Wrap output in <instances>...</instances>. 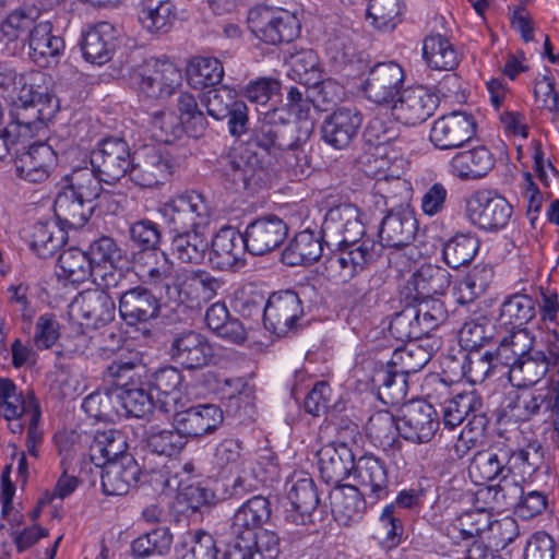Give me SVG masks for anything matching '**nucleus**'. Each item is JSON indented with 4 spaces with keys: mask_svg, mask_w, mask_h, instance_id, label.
Listing matches in <instances>:
<instances>
[{
    "mask_svg": "<svg viewBox=\"0 0 559 559\" xmlns=\"http://www.w3.org/2000/svg\"><path fill=\"white\" fill-rule=\"evenodd\" d=\"M423 57L435 70L452 71L460 63V52L449 37H425Z\"/></svg>",
    "mask_w": 559,
    "mask_h": 559,
    "instance_id": "obj_45",
    "label": "nucleus"
},
{
    "mask_svg": "<svg viewBox=\"0 0 559 559\" xmlns=\"http://www.w3.org/2000/svg\"><path fill=\"white\" fill-rule=\"evenodd\" d=\"M173 414L174 427L185 439H198L211 435L223 424L222 409L214 404H201L198 406L178 408Z\"/></svg>",
    "mask_w": 559,
    "mask_h": 559,
    "instance_id": "obj_16",
    "label": "nucleus"
},
{
    "mask_svg": "<svg viewBox=\"0 0 559 559\" xmlns=\"http://www.w3.org/2000/svg\"><path fill=\"white\" fill-rule=\"evenodd\" d=\"M362 115L356 107H338L325 117L321 133L323 141L337 148L347 147L357 136Z\"/></svg>",
    "mask_w": 559,
    "mask_h": 559,
    "instance_id": "obj_28",
    "label": "nucleus"
},
{
    "mask_svg": "<svg viewBox=\"0 0 559 559\" xmlns=\"http://www.w3.org/2000/svg\"><path fill=\"white\" fill-rule=\"evenodd\" d=\"M174 20L173 5L168 1L158 0L144 5L139 13V22L151 33H167Z\"/></svg>",
    "mask_w": 559,
    "mask_h": 559,
    "instance_id": "obj_60",
    "label": "nucleus"
},
{
    "mask_svg": "<svg viewBox=\"0 0 559 559\" xmlns=\"http://www.w3.org/2000/svg\"><path fill=\"white\" fill-rule=\"evenodd\" d=\"M118 310L128 325L146 323L160 314V301L146 286L130 287L120 293Z\"/></svg>",
    "mask_w": 559,
    "mask_h": 559,
    "instance_id": "obj_26",
    "label": "nucleus"
},
{
    "mask_svg": "<svg viewBox=\"0 0 559 559\" xmlns=\"http://www.w3.org/2000/svg\"><path fill=\"white\" fill-rule=\"evenodd\" d=\"M465 212L474 226L488 231H498L509 224L513 207L497 192L478 190L466 200Z\"/></svg>",
    "mask_w": 559,
    "mask_h": 559,
    "instance_id": "obj_8",
    "label": "nucleus"
},
{
    "mask_svg": "<svg viewBox=\"0 0 559 559\" xmlns=\"http://www.w3.org/2000/svg\"><path fill=\"white\" fill-rule=\"evenodd\" d=\"M83 408L90 416L100 420H114L121 416L120 396L117 385L105 386L88 396L83 402Z\"/></svg>",
    "mask_w": 559,
    "mask_h": 559,
    "instance_id": "obj_48",
    "label": "nucleus"
},
{
    "mask_svg": "<svg viewBox=\"0 0 559 559\" xmlns=\"http://www.w3.org/2000/svg\"><path fill=\"white\" fill-rule=\"evenodd\" d=\"M476 133V122L472 115L453 111L438 118L429 133V140L439 150L462 147Z\"/></svg>",
    "mask_w": 559,
    "mask_h": 559,
    "instance_id": "obj_13",
    "label": "nucleus"
},
{
    "mask_svg": "<svg viewBox=\"0 0 559 559\" xmlns=\"http://www.w3.org/2000/svg\"><path fill=\"white\" fill-rule=\"evenodd\" d=\"M219 166L226 188L235 192L254 189L266 178L263 162L258 153L250 148L222 156Z\"/></svg>",
    "mask_w": 559,
    "mask_h": 559,
    "instance_id": "obj_9",
    "label": "nucleus"
},
{
    "mask_svg": "<svg viewBox=\"0 0 559 559\" xmlns=\"http://www.w3.org/2000/svg\"><path fill=\"white\" fill-rule=\"evenodd\" d=\"M401 421L388 411H380L370 416L366 429L368 436L381 445H392L400 433Z\"/></svg>",
    "mask_w": 559,
    "mask_h": 559,
    "instance_id": "obj_63",
    "label": "nucleus"
},
{
    "mask_svg": "<svg viewBox=\"0 0 559 559\" xmlns=\"http://www.w3.org/2000/svg\"><path fill=\"white\" fill-rule=\"evenodd\" d=\"M400 0H369L367 17L379 32H393L401 21Z\"/></svg>",
    "mask_w": 559,
    "mask_h": 559,
    "instance_id": "obj_59",
    "label": "nucleus"
},
{
    "mask_svg": "<svg viewBox=\"0 0 559 559\" xmlns=\"http://www.w3.org/2000/svg\"><path fill=\"white\" fill-rule=\"evenodd\" d=\"M133 267L143 284L150 286L167 285L171 277L174 263L159 250H139L132 253Z\"/></svg>",
    "mask_w": 559,
    "mask_h": 559,
    "instance_id": "obj_35",
    "label": "nucleus"
},
{
    "mask_svg": "<svg viewBox=\"0 0 559 559\" xmlns=\"http://www.w3.org/2000/svg\"><path fill=\"white\" fill-rule=\"evenodd\" d=\"M73 307L87 328L98 329L115 318L116 304L112 297L97 289L80 294Z\"/></svg>",
    "mask_w": 559,
    "mask_h": 559,
    "instance_id": "obj_33",
    "label": "nucleus"
},
{
    "mask_svg": "<svg viewBox=\"0 0 559 559\" xmlns=\"http://www.w3.org/2000/svg\"><path fill=\"white\" fill-rule=\"evenodd\" d=\"M432 353L424 346L409 342L393 352L388 362L406 377L421 370L431 359Z\"/></svg>",
    "mask_w": 559,
    "mask_h": 559,
    "instance_id": "obj_53",
    "label": "nucleus"
},
{
    "mask_svg": "<svg viewBox=\"0 0 559 559\" xmlns=\"http://www.w3.org/2000/svg\"><path fill=\"white\" fill-rule=\"evenodd\" d=\"M439 96L423 85L403 90L392 105V115L404 124L415 126L426 121L439 106Z\"/></svg>",
    "mask_w": 559,
    "mask_h": 559,
    "instance_id": "obj_15",
    "label": "nucleus"
},
{
    "mask_svg": "<svg viewBox=\"0 0 559 559\" xmlns=\"http://www.w3.org/2000/svg\"><path fill=\"white\" fill-rule=\"evenodd\" d=\"M389 330L400 341H415L427 335L413 304L406 305L392 318Z\"/></svg>",
    "mask_w": 559,
    "mask_h": 559,
    "instance_id": "obj_57",
    "label": "nucleus"
},
{
    "mask_svg": "<svg viewBox=\"0 0 559 559\" xmlns=\"http://www.w3.org/2000/svg\"><path fill=\"white\" fill-rule=\"evenodd\" d=\"M145 373L139 353L128 360H115L107 367L105 377L117 385L121 416L144 418L156 406L151 391L147 390Z\"/></svg>",
    "mask_w": 559,
    "mask_h": 559,
    "instance_id": "obj_2",
    "label": "nucleus"
},
{
    "mask_svg": "<svg viewBox=\"0 0 559 559\" xmlns=\"http://www.w3.org/2000/svg\"><path fill=\"white\" fill-rule=\"evenodd\" d=\"M245 237L236 228H222L210 242L209 261L213 269L236 271L245 265Z\"/></svg>",
    "mask_w": 559,
    "mask_h": 559,
    "instance_id": "obj_23",
    "label": "nucleus"
},
{
    "mask_svg": "<svg viewBox=\"0 0 559 559\" xmlns=\"http://www.w3.org/2000/svg\"><path fill=\"white\" fill-rule=\"evenodd\" d=\"M224 68L221 61L211 57H195L187 67V79L193 88L214 86L222 82Z\"/></svg>",
    "mask_w": 559,
    "mask_h": 559,
    "instance_id": "obj_52",
    "label": "nucleus"
},
{
    "mask_svg": "<svg viewBox=\"0 0 559 559\" xmlns=\"http://www.w3.org/2000/svg\"><path fill=\"white\" fill-rule=\"evenodd\" d=\"M293 510L287 520L296 525L311 523L312 512L319 504V495L314 481L309 477L297 479L288 491Z\"/></svg>",
    "mask_w": 559,
    "mask_h": 559,
    "instance_id": "obj_37",
    "label": "nucleus"
},
{
    "mask_svg": "<svg viewBox=\"0 0 559 559\" xmlns=\"http://www.w3.org/2000/svg\"><path fill=\"white\" fill-rule=\"evenodd\" d=\"M139 91L148 98L170 96L181 85V71L168 60H154L141 67L138 72Z\"/></svg>",
    "mask_w": 559,
    "mask_h": 559,
    "instance_id": "obj_14",
    "label": "nucleus"
},
{
    "mask_svg": "<svg viewBox=\"0 0 559 559\" xmlns=\"http://www.w3.org/2000/svg\"><path fill=\"white\" fill-rule=\"evenodd\" d=\"M90 163L105 183L112 185L130 175L133 156L126 140L106 138L92 151Z\"/></svg>",
    "mask_w": 559,
    "mask_h": 559,
    "instance_id": "obj_10",
    "label": "nucleus"
},
{
    "mask_svg": "<svg viewBox=\"0 0 559 559\" xmlns=\"http://www.w3.org/2000/svg\"><path fill=\"white\" fill-rule=\"evenodd\" d=\"M168 355L175 364L182 368L197 370L209 365L213 349L205 336L188 330L173 337Z\"/></svg>",
    "mask_w": 559,
    "mask_h": 559,
    "instance_id": "obj_21",
    "label": "nucleus"
},
{
    "mask_svg": "<svg viewBox=\"0 0 559 559\" xmlns=\"http://www.w3.org/2000/svg\"><path fill=\"white\" fill-rule=\"evenodd\" d=\"M323 252L322 236L311 230L295 235L282 252L286 265H309L318 261Z\"/></svg>",
    "mask_w": 559,
    "mask_h": 559,
    "instance_id": "obj_38",
    "label": "nucleus"
},
{
    "mask_svg": "<svg viewBox=\"0 0 559 559\" xmlns=\"http://www.w3.org/2000/svg\"><path fill=\"white\" fill-rule=\"evenodd\" d=\"M209 249L210 241L204 230L178 233L171 238V254L182 264H203Z\"/></svg>",
    "mask_w": 559,
    "mask_h": 559,
    "instance_id": "obj_42",
    "label": "nucleus"
},
{
    "mask_svg": "<svg viewBox=\"0 0 559 559\" xmlns=\"http://www.w3.org/2000/svg\"><path fill=\"white\" fill-rule=\"evenodd\" d=\"M58 265L61 270L59 275L73 284L87 281L95 270L87 252L78 248L63 250L58 258Z\"/></svg>",
    "mask_w": 559,
    "mask_h": 559,
    "instance_id": "obj_49",
    "label": "nucleus"
},
{
    "mask_svg": "<svg viewBox=\"0 0 559 559\" xmlns=\"http://www.w3.org/2000/svg\"><path fill=\"white\" fill-rule=\"evenodd\" d=\"M271 516L270 501L263 496H254L242 503L233 516L230 534L234 540L251 539Z\"/></svg>",
    "mask_w": 559,
    "mask_h": 559,
    "instance_id": "obj_31",
    "label": "nucleus"
},
{
    "mask_svg": "<svg viewBox=\"0 0 559 559\" xmlns=\"http://www.w3.org/2000/svg\"><path fill=\"white\" fill-rule=\"evenodd\" d=\"M56 158L55 151L48 144L34 143L26 146L23 140L14 159L16 175L32 183L44 182L49 178Z\"/></svg>",
    "mask_w": 559,
    "mask_h": 559,
    "instance_id": "obj_24",
    "label": "nucleus"
},
{
    "mask_svg": "<svg viewBox=\"0 0 559 559\" xmlns=\"http://www.w3.org/2000/svg\"><path fill=\"white\" fill-rule=\"evenodd\" d=\"M439 425L438 413L431 404L412 401L404 406L400 435L412 442L425 443L431 440Z\"/></svg>",
    "mask_w": 559,
    "mask_h": 559,
    "instance_id": "obj_19",
    "label": "nucleus"
},
{
    "mask_svg": "<svg viewBox=\"0 0 559 559\" xmlns=\"http://www.w3.org/2000/svg\"><path fill=\"white\" fill-rule=\"evenodd\" d=\"M359 209L346 203L331 209L324 218L322 233L330 237L337 246L359 245L365 234L364 224L359 217Z\"/></svg>",
    "mask_w": 559,
    "mask_h": 559,
    "instance_id": "obj_17",
    "label": "nucleus"
},
{
    "mask_svg": "<svg viewBox=\"0 0 559 559\" xmlns=\"http://www.w3.org/2000/svg\"><path fill=\"white\" fill-rule=\"evenodd\" d=\"M312 133V124L307 123L305 130L299 135H293L288 139L289 145L280 148L277 157L295 180H301L310 174V158L307 151V141Z\"/></svg>",
    "mask_w": 559,
    "mask_h": 559,
    "instance_id": "obj_36",
    "label": "nucleus"
},
{
    "mask_svg": "<svg viewBox=\"0 0 559 559\" xmlns=\"http://www.w3.org/2000/svg\"><path fill=\"white\" fill-rule=\"evenodd\" d=\"M535 316L534 300L524 294L509 297L501 306L500 320L503 324L520 328L530 322Z\"/></svg>",
    "mask_w": 559,
    "mask_h": 559,
    "instance_id": "obj_58",
    "label": "nucleus"
},
{
    "mask_svg": "<svg viewBox=\"0 0 559 559\" xmlns=\"http://www.w3.org/2000/svg\"><path fill=\"white\" fill-rule=\"evenodd\" d=\"M0 407L3 409L4 418L9 421L21 419L23 415H32L35 409H39L34 395L24 399L14 382L8 378H0Z\"/></svg>",
    "mask_w": 559,
    "mask_h": 559,
    "instance_id": "obj_47",
    "label": "nucleus"
},
{
    "mask_svg": "<svg viewBox=\"0 0 559 559\" xmlns=\"http://www.w3.org/2000/svg\"><path fill=\"white\" fill-rule=\"evenodd\" d=\"M373 383L382 403L395 406L404 402L408 390L407 377L390 364L374 373Z\"/></svg>",
    "mask_w": 559,
    "mask_h": 559,
    "instance_id": "obj_44",
    "label": "nucleus"
},
{
    "mask_svg": "<svg viewBox=\"0 0 559 559\" xmlns=\"http://www.w3.org/2000/svg\"><path fill=\"white\" fill-rule=\"evenodd\" d=\"M356 487L370 503L388 497L393 485L384 462L373 455L361 456L355 466Z\"/></svg>",
    "mask_w": 559,
    "mask_h": 559,
    "instance_id": "obj_27",
    "label": "nucleus"
},
{
    "mask_svg": "<svg viewBox=\"0 0 559 559\" xmlns=\"http://www.w3.org/2000/svg\"><path fill=\"white\" fill-rule=\"evenodd\" d=\"M234 559H276L280 555V538L267 530L253 533L251 539L240 538L233 543Z\"/></svg>",
    "mask_w": 559,
    "mask_h": 559,
    "instance_id": "obj_39",
    "label": "nucleus"
},
{
    "mask_svg": "<svg viewBox=\"0 0 559 559\" xmlns=\"http://www.w3.org/2000/svg\"><path fill=\"white\" fill-rule=\"evenodd\" d=\"M102 487L108 496H121L141 481L145 474L132 455L102 463Z\"/></svg>",
    "mask_w": 559,
    "mask_h": 559,
    "instance_id": "obj_30",
    "label": "nucleus"
},
{
    "mask_svg": "<svg viewBox=\"0 0 559 559\" xmlns=\"http://www.w3.org/2000/svg\"><path fill=\"white\" fill-rule=\"evenodd\" d=\"M102 181L96 171L87 167H76L64 175L53 203L57 219L70 228L84 226L103 191Z\"/></svg>",
    "mask_w": 559,
    "mask_h": 559,
    "instance_id": "obj_1",
    "label": "nucleus"
},
{
    "mask_svg": "<svg viewBox=\"0 0 559 559\" xmlns=\"http://www.w3.org/2000/svg\"><path fill=\"white\" fill-rule=\"evenodd\" d=\"M233 551L231 547L222 559H234ZM218 552L215 538L203 530L188 532L178 549L179 559H218Z\"/></svg>",
    "mask_w": 559,
    "mask_h": 559,
    "instance_id": "obj_46",
    "label": "nucleus"
},
{
    "mask_svg": "<svg viewBox=\"0 0 559 559\" xmlns=\"http://www.w3.org/2000/svg\"><path fill=\"white\" fill-rule=\"evenodd\" d=\"M128 444L124 435L119 430H106L95 436L91 445L93 461L105 459V462L118 461L127 453Z\"/></svg>",
    "mask_w": 559,
    "mask_h": 559,
    "instance_id": "obj_55",
    "label": "nucleus"
},
{
    "mask_svg": "<svg viewBox=\"0 0 559 559\" xmlns=\"http://www.w3.org/2000/svg\"><path fill=\"white\" fill-rule=\"evenodd\" d=\"M418 223L414 212L408 207L400 206L391 210L382 218L379 229V246L391 248H404L408 246L416 236Z\"/></svg>",
    "mask_w": 559,
    "mask_h": 559,
    "instance_id": "obj_29",
    "label": "nucleus"
},
{
    "mask_svg": "<svg viewBox=\"0 0 559 559\" xmlns=\"http://www.w3.org/2000/svg\"><path fill=\"white\" fill-rule=\"evenodd\" d=\"M29 56L39 67L58 63L64 50L63 37H28Z\"/></svg>",
    "mask_w": 559,
    "mask_h": 559,
    "instance_id": "obj_62",
    "label": "nucleus"
},
{
    "mask_svg": "<svg viewBox=\"0 0 559 559\" xmlns=\"http://www.w3.org/2000/svg\"><path fill=\"white\" fill-rule=\"evenodd\" d=\"M64 241V230L56 225L39 222L33 226L31 248L39 258L52 257Z\"/></svg>",
    "mask_w": 559,
    "mask_h": 559,
    "instance_id": "obj_54",
    "label": "nucleus"
},
{
    "mask_svg": "<svg viewBox=\"0 0 559 559\" xmlns=\"http://www.w3.org/2000/svg\"><path fill=\"white\" fill-rule=\"evenodd\" d=\"M550 358L543 350H534L519 358L509 370V380L513 386L527 388L536 384L547 373Z\"/></svg>",
    "mask_w": 559,
    "mask_h": 559,
    "instance_id": "obj_43",
    "label": "nucleus"
},
{
    "mask_svg": "<svg viewBox=\"0 0 559 559\" xmlns=\"http://www.w3.org/2000/svg\"><path fill=\"white\" fill-rule=\"evenodd\" d=\"M531 449L534 450L535 455L538 454V448L534 445L515 450L506 442H497L488 450L474 455L469 465V474L478 480H492L500 477L502 481H506L520 463L534 465L530 460Z\"/></svg>",
    "mask_w": 559,
    "mask_h": 559,
    "instance_id": "obj_4",
    "label": "nucleus"
},
{
    "mask_svg": "<svg viewBox=\"0 0 559 559\" xmlns=\"http://www.w3.org/2000/svg\"><path fill=\"white\" fill-rule=\"evenodd\" d=\"M495 158L485 146L456 153L451 162V173L460 179H478L488 174Z\"/></svg>",
    "mask_w": 559,
    "mask_h": 559,
    "instance_id": "obj_41",
    "label": "nucleus"
},
{
    "mask_svg": "<svg viewBox=\"0 0 559 559\" xmlns=\"http://www.w3.org/2000/svg\"><path fill=\"white\" fill-rule=\"evenodd\" d=\"M247 25L253 35H293L301 31V23L296 14L263 4L249 10Z\"/></svg>",
    "mask_w": 559,
    "mask_h": 559,
    "instance_id": "obj_20",
    "label": "nucleus"
},
{
    "mask_svg": "<svg viewBox=\"0 0 559 559\" xmlns=\"http://www.w3.org/2000/svg\"><path fill=\"white\" fill-rule=\"evenodd\" d=\"M158 212L173 234L204 230L210 223L209 206L203 195L195 191L170 199Z\"/></svg>",
    "mask_w": 559,
    "mask_h": 559,
    "instance_id": "obj_5",
    "label": "nucleus"
},
{
    "mask_svg": "<svg viewBox=\"0 0 559 559\" xmlns=\"http://www.w3.org/2000/svg\"><path fill=\"white\" fill-rule=\"evenodd\" d=\"M223 286L224 282L206 270L183 269L165 286V292L170 300L193 307L215 298Z\"/></svg>",
    "mask_w": 559,
    "mask_h": 559,
    "instance_id": "obj_6",
    "label": "nucleus"
},
{
    "mask_svg": "<svg viewBox=\"0 0 559 559\" xmlns=\"http://www.w3.org/2000/svg\"><path fill=\"white\" fill-rule=\"evenodd\" d=\"M317 456L321 476L326 483H340L356 466L352 450L345 443L325 444Z\"/></svg>",
    "mask_w": 559,
    "mask_h": 559,
    "instance_id": "obj_34",
    "label": "nucleus"
},
{
    "mask_svg": "<svg viewBox=\"0 0 559 559\" xmlns=\"http://www.w3.org/2000/svg\"><path fill=\"white\" fill-rule=\"evenodd\" d=\"M478 249L479 241L474 235L457 233L444 243L442 255L444 262L456 270L469 264Z\"/></svg>",
    "mask_w": 559,
    "mask_h": 559,
    "instance_id": "obj_50",
    "label": "nucleus"
},
{
    "mask_svg": "<svg viewBox=\"0 0 559 559\" xmlns=\"http://www.w3.org/2000/svg\"><path fill=\"white\" fill-rule=\"evenodd\" d=\"M332 513L336 522L347 526L358 519L367 502V497L355 485H343L331 492Z\"/></svg>",
    "mask_w": 559,
    "mask_h": 559,
    "instance_id": "obj_40",
    "label": "nucleus"
},
{
    "mask_svg": "<svg viewBox=\"0 0 559 559\" xmlns=\"http://www.w3.org/2000/svg\"><path fill=\"white\" fill-rule=\"evenodd\" d=\"M47 82L48 78L40 71L20 78L12 100L16 107L15 120L26 131H31L37 122L50 119L58 108V99L49 92Z\"/></svg>",
    "mask_w": 559,
    "mask_h": 559,
    "instance_id": "obj_3",
    "label": "nucleus"
},
{
    "mask_svg": "<svg viewBox=\"0 0 559 559\" xmlns=\"http://www.w3.org/2000/svg\"><path fill=\"white\" fill-rule=\"evenodd\" d=\"M451 284V274L444 267L423 264L407 280L405 298L418 299L444 295Z\"/></svg>",
    "mask_w": 559,
    "mask_h": 559,
    "instance_id": "obj_32",
    "label": "nucleus"
},
{
    "mask_svg": "<svg viewBox=\"0 0 559 559\" xmlns=\"http://www.w3.org/2000/svg\"><path fill=\"white\" fill-rule=\"evenodd\" d=\"M293 133H296L294 126L263 121L254 132L253 142L269 155L277 157L278 150L289 145L287 141Z\"/></svg>",
    "mask_w": 559,
    "mask_h": 559,
    "instance_id": "obj_51",
    "label": "nucleus"
},
{
    "mask_svg": "<svg viewBox=\"0 0 559 559\" xmlns=\"http://www.w3.org/2000/svg\"><path fill=\"white\" fill-rule=\"evenodd\" d=\"M173 167V158L167 152L145 146L133 156L130 178L141 187H154L170 176Z\"/></svg>",
    "mask_w": 559,
    "mask_h": 559,
    "instance_id": "obj_22",
    "label": "nucleus"
},
{
    "mask_svg": "<svg viewBox=\"0 0 559 559\" xmlns=\"http://www.w3.org/2000/svg\"><path fill=\"white\" fill-rule=\"evenodd\" d=\"M381 255V246L372 239L359 245L340 246V249L324 261V274L330 281L345 283Z\"/></svg>",
    "mask_w": 559,
    "mask_h": 559,
    "instance_id": "obj_7",
    "label": "nucleus"
},
{
    "mask_svg": "<svg viewBox=\"0 0 559 559\" xmlns=\"http://www.w3.org/2000/svg\"><path fill=\"white\" fill-rule=\"evenodd\" d=\"M288 234L287 224L276 215H265L248 224L242 233L245 248L253 255H263L278 248Z\"/></svg>",
    "mask_w": 559,
    "mask_h": 559,
    "instance_id": "obj_18",
    "label": "nucleus"
},
{
    "mask_svg": "<svg viewBox=\"0 0 559 559\" xmlns=\"http://www.w3.org/2000/svg\"><path fill=\"white\" fill-rule=\"evenodd\" d=\"M491 515L485 510L468 511L460 515L452 524V537L469 539L488 533Z\"/></svg>",
    "mask_w": 559,
    "mask_h": 559,
    "instance_id": "obj_61",
    "label": "nucleus"
},
{
    "mask_svg": "<svg viewBox=\"0 0 559 559\" xmlns=\"http://www.w3.org/2000/svg\"><path fill=\"white\" fill-rule=\"evenodd\" d=\"M181 372L171 366L156 370L146 382L150 390L156 391V407L165 414L187 406L189 399L182 385Z\"/></svg>",
    "mask_w": 559,
    "mask_h": 559,
    "instance_id": "obj_25",
    "label": "nucleus"
},
{
    "mask_svg": "<svg viewBox=\"0 0 559 559\" xmlns=\"http://www.w3.org/2000/svg\"><path fill=\"white\" fill-rule=\"evenodd\" d=\"M480 408H483V401L473 392L457 394L444 407L442 423L444 427L453 429L468 418L471 412H477Z\"/></svg>",
    "mask_w": 559,
    "mask_h": 559,
    "instance_id": "obj_56",
    "label": "nucleus"
},
{
    "mask_svg": "<svg viewBox=\"0 0 559 559\" xmlns=\"http://www.w3.org/2000/svg\"><path fill=\"white\" fill-rule=\"evenodd\" d=\"M289 66L292 79L302 86H310L320 80L318 57L310 49L290 55Z\"/></svg>",
    "mask_w": 559,
    "mask_h": 559,
    "instance_id": "obj_64",
    "label": "nucleus"
},
{
    "mask_svg": "<svg viewBox=\"0 0 559 559\" xmlns=\"http://www.w3.org/2000/svg\"><path fill=\"white\" fill-rule=\"evenodd\" d=\"M304 314L298 294L294 290L273 293L263 307L264 326L278 336L286 335Z\"/></svg>",
    "mask_w": 559,
    "mask_h": 559,
    "instance_id": "obj_12",
    "label": "nucleus"
},
{
    "mask_svg": "<svg viewBox=\"0 0 559 559\" xmlns=\"http://www.w3.org/2000/svg\"><path fill=\"white\" fill-rule=\"evenodd\" d=\"M404 80V70L399 63L378 62L370 68L362 91L377 105H393L403 91Z\"/></svg>",
    "mask_w": 559,
    "mask_h": 559,
    "instance_id": "obj_11",
    "label": "nucleus"
}]
</instances>
